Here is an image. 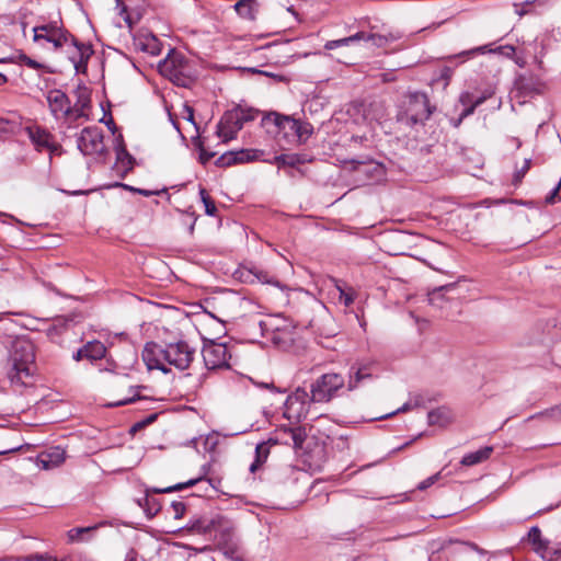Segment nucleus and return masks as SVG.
<instances>
[{
    "label": "nucleus",
    "instance_id": "obj_46",
    "mask_svg": "<svg viewBox=\"0 0 561 561\" xmlns=\"http://www.w3.org/2000/svg\"><path fill=\"white\" fill-rule=\"evenodd\" d=\"M171 508H172L174 518L180 519L184 516L186 506H185L184 502H182V501H174L171 503Z\"/></svg>",
    "mask_w": 561,
    "mask_h": 561
},
{
    "label": "nucleus",
    "instance_id": "obj_39",
    "mask_svg": "<svg viewBox=\"0 0 561 561\" xmlns=\"http://www.w3.org/2000/svg\"><path fill=\"white\" fill-rule=\"evenodd\" d=\"M98 526H89V527H76L68 531V538L70 541H80L83 540V535L89 534L95 530Z\"/></svg>",
    "mask_w": 561,
    "mask_h": 561
},
{
    "label": "nucleus",
    "instance_id": "obj_7",
    "mask_svg": "<svg viewBox=\"0 0 561 561\" xmlns=\"http://www.w3.org/2000/svg\"><path fill=\"white\" fill-rule=\"evenodd\" d=\"M236 345L213 340L205 341L202 348L204 364L208 370L230 369L234 365Z\"/></svg>",
    "mask_w": 561,
    "mask_h": 561
},
{
    "label": "nucleus",
    "instance_id": "obj_10",
    "mask_svg": "<svg viewBox=\"0 0 561 561\" xmlns=\"http://www.w3.org/2000/svg\"><path fill=\"white\" fill-rule=\"evenodd\" d=\"M399 38H401V34L399 32L396 33H388V34H367L365 32H357L354 35L334 39V41H328L324 44L325 50H334L342 47H347L353 43L359 42V41H366L371 42V44L376 47H385L389 43L396 42Z\"/></svg>",
    "mask_w": 561,
    "mask_h": 561
},
{
    "label": "nucleus",
    "instance_id": "obj_47",
    "mask_svg": "<svg viewBox=\"0 0 561 561\" xmlns=\"http://www.w3.org/2000/svg\"><path fill=\"white\" fill-rule=\"evenodd\" d=\"M439 479V473H435L427 479L423 480L419 483L417 489L421 491L426 490L427 488L432 486L437 480Z\"/></svg>",
    "mask_w": 561,
    "mask_h": 561
},
{
    "label": "nucleus",
    "instance_id": "obj_60",
    "mask_svg": "<svg viewBox=\"0 0 561 561\" xmlns=\"http://www.w3.org/2000/svg\"><path fill=\"white\" fill-rule=\"evenodd\" d=\"M8 82V78L2 73L0 72V85H3Z\"/></svg>",
    "mask_w": 561,
    "mask_h": 561
},
{
    "label": "nucleus",
    "instance_id": "obj_57",
    "mask_svg": "<svg viewBox=\"0 0 561 561\" xmlns=\"http://www.w3.org/2000/svg\"><path fill=\"white\" fill-rule=\"evenodd\" d=\"M410 400H412L414 409L423 405V398L420 394L412 397Z\"/></svg>",
    "mask_w": 561,
    "mask_h": 561
},
{
    "label": "nucleus",
    "instance_id": "obj_26",
    "mask_svg": "<svg viewBox=\"0 0 561 561\" xmlns=\"http://www.w3.org/2000/svg\"><path fill=\"white\" fill-rule=\"evenodd\" d=\"M493 451V448L490 446H485L477 451L469 453L461 459V465L463 466H474L478 465L484 460H486L491 453Z\"/></svg>",
    "mask_w": 561,
    "mask_h": 561
},
{
    "label": "nucleus",
    "instance_id": "obj_59",
    "mask_svg": "<svg viewBox=\"0 0 561 561\" xmlns=\"http://www.w3.org/2000/svg\"><path fill=\"white\" fill-rule=\"evenodd\" d=\"M125 561H137L136 553H135L134 551H130V552L127 554V557H126Z\"/></svg>",
    "mask_w": 561,
    "mask_h": 561
},
{
    "label": "nucleus",
    "instance_id": "obj_18",
    "mask_svg": "<svg viewBox=\"0 0 561 561\" xmlns=\"http://www.w3.org/2000/svg\"><path fill=\"white\" fill-rule=\"evenodd\" d=\"M133 45L135 49L157 56L161 53L160 41L149 32H138L134 35Z\"/></svg>",
    "mask_w": 561,
    "mask_h": 561
},
{
    "label": "nucleus",
    "instance_id": "obj_41",
    "mask_svg": "<svg viewBox=\"0 0 561 561\" xmlns=\"http://www.w3.org/2000/svg\"><path fill=\"white\" fill-rule=\"evenodd\" d=\"M199 194H201L202 202L205 206V213L209 216H214L217 211L214 201L207 194L205 188H201Z\"/></svg>",
    "mask_w": 561,
    "mask_h": 561
},
{
    "label": "nucleus",
    "instance_id": "obj_12",
    "mask_svg": "<svg viewBox=\"0 0 561 561\" xmlns=\"http://www.w3.org/2000/svg\"><path fill=\"white\" fill-rule=\"evenodd\" d=\"M77 147L84 156H101L105 152L104 135L96 126L84 127L78 136Z\"/></svg>",
    "mask_w": 561,
    "mask_h": 561
},
{
    "label": "nucleus",
    "instance_id": "obj_3",
    "mask_svg": "<svg viewBox=\"0 0 561 561\" xmlns=\"http://www.w3.org/2000/svg\"><path fill=\"white\" fill-rule=\"evenodd\" d=\"M35 371L34 344L26 337H16L9 350L8 378L12 385L26 386Z\"/></svg>",
    "mask_w": 561,
    "mask_h": 561
},
{
    "label": "nucleus",
    "instance_id": "obj_9",
    "mask_svg": "<svg viewBox=\"0 0 561 561\" xmlns=\"http://www.w3.org/2000/svg\"><path fill=\"white\" fill-rule=\"evenodd\" d=\"M312 403L311 393L299 387L287 397L283 414L290 422H300L307 417Z\"/></svg>",
    "mask_w": 561,
    "mask_h": 561
},
{
    "label": "nucleus",
    "instance_id": "obj_51",
    "mask_svg": "<svg viewBox=\"0 0 561 561\" xmlns=\"http://www.w3.org/2000/svg\"><path fill=\"white\" fill-rule=\"evenodd\" d=\"M215 156L214 152L206 151L202 145H199V161L203 164H206L213 157Z\"/></svg>",
    "mask_w": 561,
    "mask_h": 561
},
{
    "label": "nucleus",
    "instance_id": "obj_11",
    "mask_svg": "<svg viewBox=\"0 0 561 561\" xmlns=\"http://www.w3.org/2000/svg\"><path fill=\"white\" fill-rule=\"evenodd\" d=\"M34 41L42 39L51 43L56 50L67 46L72 35L65 30L57 21L33 27Z\"/></svg>",
    "mask_w": 561,
    "mask_h": 561
},
{
    "label": "nucleus",
    "instance_id": "obj_50",
    "mask_svg": "<svg viewBox=\"0 0 561 561\" xmlns=\"http://www.w3.org/2000/svg\"><path fill=\"white\" fill-rule=\"evenodd\" d=\"M485 51H492V49L489 48V45H483V46H480V47H477V48H472V49L462 51L458 56L462 57V56L473 55L476 53H485Z\"/></svg>",
    "mask_w": 561,
    "mask_h": 561
},
{
    "label": "nucleus",
    "instance_id": "obj_34",
    "mask_svg": "<svg viewBox=\"0 0 561 561\" xmlns=\"http://www.w3.org/2000/svg\"><path fill=\"white\" fill-rule=\"evenodd\" d=\"M202 482L210 484L209 480H205L203 478H197V479H191V480H188L185 483H178V484L164 488V489H154V492L156 493H170V492H174V491H180V490H182L184 488H188V486H192L194 484L202 483Z\"/></svg>",
    "mask_w": 561,
    "mask_h": 561
},
{
    "label": "nucleus",
    "instance_id": "obj_63",
    "mask_svg": "<svg viewBox=\"0 0 561 561\" xmlns=\"http://www.w3.org/2000/svg\"><path fill=\"white\" fill-rule=\"evenodd\" d=\"M502 49L510 50V53H512V54L515 51V48L513 46H504V47H502Z\"/></svg>",
    "mask_w": 561,
    "mask_h": 561
},
{
    "label": "nucleus",
    "instance_id": "obj_6",
    "mask_svg": "<svg viewBox=\"0 0 561 561\" xmlns=\"http://www.w3.org/2000/svg\"><path fill=\"white\" fill-rule=\"evenodd\" d=\"M159 72L180 87H187L193 79V71L184 55L171 49L158 65Z\"/></svg>",
    "mask_w": 561,
    "mask_h": 561
},
{
    "label": "nucleus",
    "instance_id": "obj_1",
    "mask_svg": "<svg viewBox=\"0 0 561 561\" xmlns=\"http://www.w3.org/2000/svg\"><path fill=\"white\" fill-rule=\"evenodd\" d=\"M76 93L77 100L73 104L60 89H50L45 94L49 113L67 129L76 128L81 121L89 119L90 93L85 87H78Z\"/></svg>",
    "mask_w": 561,
    "mask_h": 561
},
{
    "label": "nucleus",
    "instance_id": "obj_13",
    "mask_svg": "<svg viewBox=\"0 0 561 561\" xmlns=\"http://www.w3.org/2000/svg\"><path fill=\"white\" fill-rule=\"evenodd\" d=\"M264 335L268 336L274 344H283L291 340L293 327L279 316H270L260 322Z\"/></svg>",
    "mask_w": 561,
    "mask_h": 561
},
{
    "label": "nucleus",
    "instance_id": "obj_54",
    "mask_svg": "<svg viewBox=\"0 0 561 561\" xmlns=\"http://www.w3.org/2000/svg\"><path fill=\"white\" fill-rule=\"evenodd\" d=\"M49 559H51V558L47 554L36 553V554L26 557L24 559V561H49Z\"/></svg>",
    "mask_w": 561,
    "mask_h": 561
},
{
    "label": "nucleus",
    "instance_id": "obj_43",
    "mask_svg": "<svg viewBox=\"0 0 561 561\" xmlns=\"http://www.w3.org/2000/svg\"><path fill=\"white\" fill-rule=\"evenodd\" d=\"M339 291H340V301L343 302V305L345 307H350L353 302H354V299H355V293L352 288H350L348 290H345L341 287H337Z\"/></svg>",
    "mask_w": 561,
    "mask_h": 561
},
{
    "label": "nucleus",
    "instance_id": "obj_58",
    "mask_svg": "<svg viewBox=\"0 0 561 561\" xmlns=\"http://www.w3.org/2000/svg\"><path fill=\"white\" fill-rule=\"evenodd\" d=\"M551 414L553 416H560L561 417V404L559 407H556L551 409Z\"/></svg>",
    "mask_w": 561,
    "mask_h": 561
},
{
    "label": "nucleus",
    "instance_id": "obj_33",
    "mask_svg": "<svg viewBox=\"0 0 561 561\" xmlns=\"http://www.w3.org/2000/svg\"><path fill=\"white\" fill-rule=\"evenodd\" d=\"M528 539L534 547V551L538 554L539 548L546 547L548 545V539L541 537V530L539 527L534 526L528 531Z\"/></svg>",
    "mask_w": 561,
    "mask_h": 561
},
{
    "label": "nucleus",
    "instance_id": "obj_36",
    "mask_svg": "<svg viewBox=\"0 0 561 561\" xmlns=\"http://www.w3.org/2000/svg\"><path fill=\"white\" fill-rule=\"evenodd\" d=\"M490 95H491V93H489V94H483V95H481V96L477 98V99L474 100V102H473V103H471V105H467V106L465 107V110L461 112V114H460V116H459V118H458L457 123L455 124V126L457 127V126L461 123V121H462L465 117H468L469 115L473 114V112H474L476 107H478L479 105H481V104H482V103H483L488 98H490Z\"/></svg>",
    "mask_w": 561,
    "mask_h": 561
},
{
    "label": "nucleus",
    "instance_id": "obj_42",
    "mask_svg": "<svg viewBox=\"0 0 561 561\" xmlns=\"http://www.w3.org/2000/svg\"><path fill=\"white\" fill-rule=\"evenodd\" d=\"M19 60L24 64L25 66H27L28 68L31 69H35V70H46L47 72H51L50 70L47 69V67L43 64H39L38 61L30 58L28 56H26L25 54H20L19 55Z\"/></svg>",
    "mask_w": 561,
    "mask_h": 561
},
{
    "label": "nucleus",
    "instance_id": "obj_62",
    "mask_svg": "<svg viewBox=\"0 0 561 561\" xmlns=\"http://www.w3.org/2000/svg\"><path fill=\"white\" fill-rule=\"evenodd\" d=\"M515 8H516V13L518 15H524L525 13H527V11H525V10H518V5L517 4H515Z\"/></svg>",
    "mask_w": 561,
    "mask_h": 561
},
{
    "label": "nucleus",
    "instance_id": "obj_49",
    "mask_svg": "<svg viewBox=\"0 0 561 561\" xmlns=\"http://www.w3.org/2000/svg\"><path fill=\"white\" fill-rule=\"evenodd\" d=\"M458 546H459V550H463V549H470V550H473L480 554H485L486 551L482 548H480L478 545H476L474 542H458Z\"/></svg>",
    "mask_w": 561,
    "mask_h": 561
},
{
    "label": "nucleus",
    "instance_id": "obj_15",
    "mask_svg": "<svg viewBox=\"0 0 561 561\" xmlns=\"http://www.w3.org/2000/svg\"><path fill=\"white\" fill-rule=\"evenodd\" d=\"M242 129L237 112L227 111L217 124V136L228 142L237 137Z\"/></svg>",
    "mask_w": 561,
    "mask_h": 561
},
{
    "label": "nucleus",
    "instance_id": "obj_8",
    "mask_svg": "<svg viewBox=\"0 0 561 561\" xmlns=\"http://www.w3.org/2000/svg\"><path fill=\"white\" fill-rule=\"evenodd\" d=\"M344 385L345 380L342 375L335 373L324 374L311 385V400L317 403L329 402Z\"/></svg>",
    "mask_w": 561,
    "mask_h": 561
},
{
    "label": "nucleus",
    "instance_id": "obj_22",
    "mask_svg": "<svg viewBox=\"0 0 561 561\" xmlns=\"http://www.w3.org/2000/svg\"><path fill=\"white\" fill-rule=\"evenodd\" d=\"M516 89L525 96L531 95L533 93H540L542 91V82L539 78L533 75H520L515 80Z\"/></svg>",
    "mask_w": 561,
    "mask_h": 561
},
{
    "label": "nucleus",
    "instance_id": "obj_29",
    "mask_svg": "<svg viewBox=\"0 0 561 561\" xmlns=\"http://www.w3.org/2000/svg\"><path fill=\"white\" fill-rule=\"evenodd\" d=\"M427 422L430 425H447L450 422V415L448 410L445 408H438L430 411L427 414Z\"/></svg>",
    "mask_w": 561,
    "mask_h": 561
},
{
    "label": "nucleus",
    "instance_id": "obj_48",
    "mask_svg": "<svg viewBox=\"0 0 561 561\" xmlns=\"http://www.w3.org/2000/svg\"><path fill=\"white\" fill-rule=\"evenodd\" d=\"M115 186H122L126 190H129V191H133V192H136L142 196H146V197H149L153 194H157V192H153V191H148V190H142V188H135L133 186H129V185H126V184H123V183H116Z\"/></svg>",
    "mask_w": 561,
    "mask_h": 561
},
{
    "label": "nucleus",
    "instance_id": "obj_61",
    "mask_svg": "<svg viewBox=\"0 0 561 561\" xmlns=\"http://www.w3.org/2000/svg\"><path fill=\"white\" fill-rule=\"evenodd\" d=\"M12 61H13L12 57L0 58V64H8V62H12Z\"/></svg>",
    "mask_w": 561,
    "mask_h": 561
},
{
    "label": "nucleus",
    "instance_id": "obj_35",
    "mask_svg": "<svg viewBox=\"0 0 561 561\" xmlns=\"http://www.w3.org/2000/svg\"><path fill=\"white\" fill-rule=\"evenodd\" d=\"M453 72H454L453 68H450L448 66L440 68L438 70L437 75H435V77L432 79V83L433 84L443 83V88L445 89L449 84Z\"/></svg>",
    "mask_w": 561,
    "mask_h": 561
},
{
    "label": "nucleus",
    "instance_id": "obj_53",
    "mask_svg": "<svg viewBox=\"0 0 561 561\" xmlns=\"http://www.w3.org/2000/svg\"><path fill=\"white\" fill-rule=\"evenodd\" d=\"M183 117L195 125L193 107L184 105Z\"/></svg>",
    "mask_w": 561,
    "mask_h": 561
},
{
    "label": "nucleus",
    "instance_id": "obj_16",
    "mask_svg": "<svg viewBox=\"0 0 561 561\" xmlns=\"http://www.w3.org/2000/svg\"><path fill=\"white\" fill-rule=\"evenodd\" d=\"M106 355V347L100 341H90L87 342L82 347H80L77 352L73 353L72 358L76 362H80L82 359H87L91 363L100 360L104 358Z\"/></svg>",
    "mask_w": 561,
    "mask_h": 561
},
{
    "label": "nucleus",
    "instance_id": "obj_28",
    "mask_svg": "<svg viewBox=\"0 0 561 561\" xmlns=\"http://www.w3.org/2000/svg\"><path fill=\"white\" fill-rule=\"evenodd\" d=\"M545 561H559L561 559V542H551L548 540V545L542 549L539 548L538 553Z\"/></svg>",
    "mask_w": 561,
    "mask_h": 561
},
{
    "label": "nucleus",
    "instance_id": "obj_2",
    "mask_svg": "<svg viewBox=\"0 0 561 561\" xmlns=\"http://www.w3.org/2000/svg\"><path fill=\"white\" fill-rule=\"evenodd\" d=\"M195 358V348L185 341L168 343L162 346L154 342H149L142 351V359L149 370L159 369L163 374H169L173 366L178 370L187 369Z\"/></svg>",
    "mask_w": 561,
    "mask_h": 561
},
{
    "label": "nucleus",
    "instance_id": "obj_5",
    "mask_svg": "<svg viewBox=\"0 0 561 561\" xmlns=\"http://www.w3.org/2000/svg\"><path fill=\"white\" fill-rule=\"evenodd\" d=\"M434 111L425 93L409 92L402 98L398 119L409 126L424 124Z\"/></svg>",
    "mask_w": 561,
    "mask_h": 561
},
{
    "label": "nucleus",
    "instance_id": "obj_23",
    "mask_svg": "<svg viewBox=\"0 0 561 561\" xmlns=\"http://www.w3.org/2000/svg\"><path fill=\"white\" fill-rule=\"evenodd\" d=\"M214 523L215 515L201 516L198 518L192 519L186 526V530L194 534L207 535L211 537L214 533Z\"/></svg>",
    "mask_w": 561,
    "mask_h": 561
},
{
    "label": "nucleus",
    "instance_id": "obj_45",
    "mask_svg": "<svg viewBox=\"0 0 561 561\" xmlns=\"http://www.w3.org/2000/svg\"><path fill=\"white\" fill-rule=\"evenodd\" d=\"M530 162H531L530 159H525L524 165L515 172L514 178H513V183L515 185H518L522 182L523 178L525 176V174L528 172V170L530 168Z\"/></svg>",
    "mask_w": 561,
    "mask_h": 561
},
{
    "label": "nucleus",
    "instance_id": "obj_55",
    "mask_svg": "<svg viewBox=\"0 0 561 561\" xmlns=\"http://www.w3.org/2000/svg\"><path fill=\"white\" fill-rule=\"evenodd\" d=\"M412 409H414L413 404H412V400H409L401 408H399L396 412L389 413L387 416H391V415H393L396 413H400V412H408Z\"/></svg>",
    "mask_w": 561,
    "mask_h": 561
},
{
    "label": "nucleus",
    "instance_id": "obj_27",
    "mask_svg": "<svg viewBox=\"0 0 561 561\" xmlns=\"http://www.w3.org/2000/svg\"><path fill=\"white\" fill-rule=\"evenodd\" d=\"M270 444L271 440L257 444L255 448V459L250 466V471L252 473H254L266 461L270 455Z\"/></svg>",
    "mask_w": 561,
    "mask_h": 561
},
{
    "label": "nucleus",
    "instance_id": "obj_52",
    "mask_svg": "<svg viewBox=\"0 0 561 561\" xmlns=\"http://www.w3.org/2000/svg\"><path fill=\"white\" fill-rule=\"evenodd\" d=\"M459 102L463 105V106H467V105H471V103L474 102V100H472V94L470 92H462L459 96Z\"/></svg>",
    "mask_w": 561,
    "mask_h": 561
},
{
    "label": "nucleus",
    "instance_id": "obj_21",
    "mask_svg": "<svg viewBox=\"0 0 561 561\" xmlns=\"http://www.w3.org/2000/svg\"><path fill=\"white\" fill-rule=\"evenodd\" d=\"M232 523L228 518L215 515L214 533L211 535L215 540L219 543H228L232 538Z\"/></svg>",
    "mask_w": 561,
    "mask_h": 561
},
{
    "label": "nucleus",
    "instance_id": "obj_30",
    "mask_svg": "<svg viewBox=\"0 0 561 561\" xmlns=\"http://www.w3.org/2000/svg\"><path fill=\"white\" fill-rule=\"evenodd\" d=\"M373 375L369 371L367 365H363L356 368V370L350 376L348 390L352 391L358 387V385L366 379H371Z\"/></svg>",
    "mask_w": 561,
    "mask_h": 561
},
{
    "label": "nucleus",
    "instance_id": "obj_19",
    "mask_svg": "<svg viewBox=\"0 0 561 561\" xmlns=\"http://www.w3.org/2000/svg\"><path fill=\"white\" fill-rule=\"evenodd\" d=\"M263 156L262 150L257 149H241L239 151H230L224 153L219 159L220 165H231L234 163H244L260 159Z\"/></svg>",
    "mask_w": 561,
    "mask_h": 561
},
{
    "label": "nucleus",
    "instance_id": "obj_32",
    "mask_svg": "<svg viewBox=\"0 0 561 561\" xmlns=\"http://www.w3.org/2000/svg\"><path fill=\"white\" fill-rule=\"evenodd\" d=\"M305 162V159L296 153L279 154L274 157L273 163L278 167H296Z\"/></svg>",
    "mask_w": 561,
    "mask_h": 561
},
{
    "label": "nucleus",
    "instance_id": "obj_4",
    "mask_svg": "<svg viewBox=\"0 0 561 561\" xmlns=\"http://www.w3.org/2000/svg\"><path fill=\"white\" fill-rule=\"evenodd\" d=\"M263 125L268 127L273 125L279 140L286 145L296 146L305 142L313 133L310 123L295 119L290 116H284L277 113H270L263 118Z\"/></svg>",
    "mask_w": 561,
    "mask_h": 561
},
{
    "label": "nucleus",
    "instance_id": "obj_20",
    "mask_svg": "<svg viewBox=\"0 0 561 561\" xmlns=\"http://www.w3.org/2000/svg\"><path fill=\"white\" fill-rule=\"evenodd\" d=\"M65 449L56 446L37 456V466L44 470H50L60 466L65 461Z\"/></svg>",
    "mask_w": 561,
    "mask_h": 561
},
{
    "label": "nucleus",
    "instance_id": "obj_38",
    "mask_svg": "<svg viewBox=\"0 0 561 561\" xmlns=\"http://www.w3.org/2000/svg\"><path fill=\"white\" fill-rule=\"evenodd\" d=\"M116 159L125 167L126 171L133 168L134 158L127 152L124 146H118L116 149Z\"/></svg>",
    "mask_w": 561,
    "mask_h": 561
},
{
    "label": "nucleus",
    "instance_id": "obj_37",
    "mask_svg": "<svg viewBox=\"0 0 561 561\" xmlns=\"http://www.w3.org/2000/svg\"><path fill=\"white\" fill-rule=\"evenodd\" d=\"M231 112L238 113V118H240V124L242 127L244 123L253 121L257 115V111L253 108H244L241 106L232 108Z\"/></svg>",
    "mask_w": 561,
    "mask_h": 561
},
{
    "label": "nucleus",
    "instance_id": "obj_40",
    "mask_svg": "<svg viewBox=\"0 0 561 561\" xmlns=\"http://www.w3.org/2000/svg\"><path fill=\"white\" fill-rule=\"evenodd\" d=\"M138 388L139 387H136V388L135 387H130L129 392L131 393V396L123 398V399L117 400L115 402H112L108 405L110 407H122V405L134 403L136 400H140L141 397L138 393Z\"/></svg>",
    "mask_w": 561,
    "mask_h": 561
},
{
    "label": "nucleus",
    "instance_id": "obj_31",
    "mask_svg": "<svg viewBox=\"0 0 561 561\" xmlns=\"http://www.w3.org/2000/svg\"><path fill=\"white\" fill-rule=\"evenodd\" d=\"M248 273L249 275L245 278V282L253 283L256 279L262 284H271L275 286L279 285L278 280L275 277L271 276L267 272L261 271L256 267L249 270Z\"/></svg>",
    "mask_w": 561,
    "mask_h": 561
},
{
    "label": "nucleus",
    "instance_id": "obj_14",
    "mask_svg": "<svg viewBox=\"0 0 561 561\" xmlns=\"http://www.w3.org/2000/svg\"><path fill=\"white\" fill-rule=\"evenodd\" d=\"M26 134L38 152L48 151L50 158L54 154H60L62 148L55 141V137L47 129L34 125L26 127Z\"/></svg>",
    "mask_w": 561,
    "mask_h": 561
},
{
    "label": "nucleus",
    "instance_id": "obj_64",
    "mask_svg": "<svg viewBox=\"0 0 561 561\" xmlns=\"http://www.w3.org/2000/svg\"><path fill=\"white\" fill-rule=\"evenodd\" d=\"M49 561H71V560H69V559L58 560V559H56V558H51V559H49Z\"/></svg>",
    "mask_w": 561,
    "mask_h": 561
},
{
    "label": "nucleus",
    "instance_id": "obj_44",
    "mask_svg": "<svg viewBox=\"0 0 561 561\" xmlns=\"http://www.w3.org/2000/svg\"><path fill=\"white\" fill-rule=\"evenodd\" d=\"M288 434L295 447H301L305 440V434L300 428H289Z\"/></svg>",
    "mask_w": 561,
    "mask_h": 561
},
{
    "label": "nucleus",
    "instance_id": "obj_24",
    "mask_svg": "<svg viewBox=\"0 0 561 561\" xmlns=\"http://www.w3.org/2000/svg\"><path fill=\"white\" fill-rule=\"evenodd\" d=\"M233 8L242 19L253 21L259 11V3L256 0H239Z\"/></svg>",
    "mask_w": 561,
    "mask_h": 561
},
{
    "label": "nucleus",
    "instance_id": "obj_56",
    "mask_svg": "<svg viewBox=\"0 0 561 561\" xmlns=\"http://www.w3.org/2000/svg\"><path fill=\"white\" fill-rule=\"evenodd\" d=\"M156 420H157V414H151L145 421L135 424L133 430H136L137 427H142L147 424L154 422Z\"/></svg>",
    "mask_w": 561,
    "mask_h": 561
},
{
    "label": "nucleus",
    "instance_id": "obj_25",
    "mask_svg": "<svg viewBox=\"0 0 561 561\" xmlns=\"http://www.w3.org/2000/svg\"><path fill=\"white\" fill-rule=\"evenodd\" d=\"M455 287H456L455 284H447V285H444V286L433 289L428 294V302L434 307L444 309L445 304L447 302V299L445 298V293L454 290Z\"/></svg>",
    "mask_w": 561,
    "mask_h": 561
},
{
    "label": "nucleus",
    "instance_id": "obj_17",
    "mask_svg": "<svg viewBox=\"0 0 561 561\" xmlns=\"http://www.w3.org/2000/svg\"><path fill=\"white\" fill-rule=\"evenodd\" d=\"M68 45L73 48V50L69 53V60L72 62L76 72H85L88 60L92 54L90 47L79 43L73 36Z\"/></svg>",
    "mask_w": 561,
    "mask_h": 561
}]
</instances>
